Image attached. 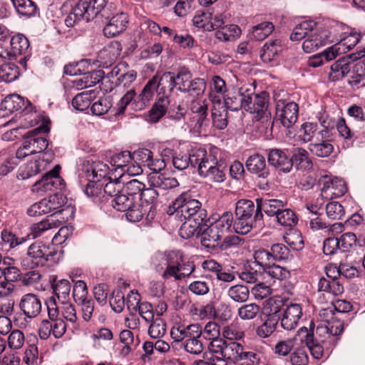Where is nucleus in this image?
I'll use <instances>...</instances> for the list:
<instances>
[{
	"label": "nucleus",
	"mask_w": 365,
	"mask_h": 365,
	"mask_svg": "<svg viewBox=\"0 0 365 365\" xmlns=\"http://www.w3.org/2000/svg\"><path fill=\"white\" fill-rule=\"evenodd\" d=\"M316 27V23L313 21H305L299 24L294 29L290 35L292 41H299L302 38H307Z\"/></svg>",
	"instance_id": "49530a36"
},
{
	"label": "nucleus",
	"mask_w": 365,
	"mask_h": 365,
	"mask_svg": "<svg viewBox=\"0 0 365 365\" xmlns=\"http://www.w3.org/2000/svg\"><path fill=\"white\" fill-rule=\"evenodd\" d=\"M255 220L249 217H239L235 216V220L232 222L234 231L240 235H246L250 232L252 228Z\"/></svg>",
	"instance_id": "69168bd1"
},
{
	"label": "nucleus",
	"mask_w": 365,
	"mask_h": 365,
	"mask_svg": "<svg viewBox=\"0 0 365 365\" xmlns=\"http://www.w3.org/2000/svg\"><path fill=\"white\" fill-rule=\"evenodd\" d=\"M111 206L118 211L126 212L125 217L130 222H139L143 217L150 222L155 217V205L135 202V200L126 195H120L112 199Z\"/></svg>",
	"instance_id": "7ed1b4c3"
},
{
	"label": "nucleus",
	"mask_w": 365,
	"mask_h": 365,
	"mask_svg": "<svg viewBox=\"0 0 365 365\" xmlns=\"http://www.w3.org/2000/svg\"><path fill=\"white\" fill-rule=\"evenodd\" d=\"M322 185V195L326 198H336L343 196L347 192V186L342 178L332 175H323L319 180Z\"/></svg>",
	"instance_id": "9d476101"
},
{
	"label": "nucleus",
	"mask_w": 365,
	"mask_h": 365,
	"mask_svg": "<svg viewBox=\"0 0 365 365\" xmlns=\"http://www.w3.org/2000/svg\"><path fill=\"white\" fill-rule=\"evenodd\" d=\"M19 308L26 318L34 319L41 311L42 304L40 299L34 294L23 295L19 302Z\"/></svg>",
	"instance_id": "4be33fe9"
},
{
	"label": "nucleus",
	"mask_w": 365,
	"mask_h": 365,
	"mask_svg": "<svg viewBox=\"0 0 365 365\" xmlns=\"http://www.w3.org/2000/svg\"><path fill=\"white\" fill-rule=\"evenodd\" d=\"M260 312V307L256 303H249L238 308L237 314L242 320H252Z\"/></svg>",
	"instance_id": "13d9d810"
},
{
	"label": "nucleus",
	"mask_w": 365,
	"mask_h": 365,
	"mask_svg": "<svg viewBox=\"0 0 365 365\" xmlns=\"http://www.w3.org/2000/svg\"><path fill=\"white\" fill-rule=\"evenodd\" d=\"M150 187H156L161 190L173 189L179 186L178 181L172 177H168L164 173L160 175H154L150 178Z\"/></svg>",
	"instance_id": "79ce46f5"
},
{
	"label": "nucleus",
	"mask_w": 365,
	"mask_h": 365,
	"mask_svg": "<svg viewBox=\"0 0 365 365\" xmlns=\"http://www.w3.org/2000/svg\"><path fill=\"white\" fill-rule=\"evenodd\" d=\"M245 348L237 341L227 342L223 340V344L219 346L212 353L220 354L221 357H216L217 365H226L227 363L235 364L240 361Z\"/></svg>",
	"instance_id": "1a4fd4ad"
},
{
	"label": "nucleus",
	"mask_w": 365,
	"mask_h": 365,
	"mask_svg": "<svg viewBox=\"0 0 365 365\" xmlns=\"http://www.w3.org/2000/svg\"><path fill=\"white\" fill-rule=\"evenodd\" d=\"M48 208L50 209L51 215L49 217L56 216L58 213L62 206H64V202L66 201V197L61 193H55L53 195H50L46 198Z\"/></svg>",
	"instance_id": "e2e57ef3"
},
{
	"label": "nucleus",
	"mask_w": 365,
	"mask_h": 365,
	"mask_svg": "<svg viewBox=\"0 0 365 365\" xmlns=\"http://www.w3.org/2000/svg\"><path fill=\"white\" fill-rule=\"evenodd\" d=\"M181 261V252L172 251L166 257V269L163 274L165 279L173 278L175 280L180 279V263Z\"/></svg>",
	"instance_id": "bb28decb"
},
{
	"label": "nucleus",
	"mask_w": 365,
	"mask_h": 365,
	"mask_svg": "<svg viewBox=\"0 0 365 365\" xmlns=\"http://www.w3.org/2000/svg\"><path fill=\"white\" fill-rule=\"evenodd\" d=\"M233 222L232 214L230 212H224L218 219H215L214 222H209L210 227L213 230L214 232L220 235V237L230 230Z\"/></svg>",
	"instance_id": "c9c22d12"
},
{
	"label": "nucleus",
	"mask_w": 365,
	"mask_h": 365,
	"mask_svg": "<svg viewBox=\"0 0 365 365\" xmlns=\"http://www.w3.org/2000/svg\"><path fill=\"white\" fill-rule=\"evenodd\" d=\"M48 161H27L19 168L17 178L21 180H26L38 174L43 163Z\"/></svg>",
	"instance_id": "a18cd8bd"
},
{
	"label": "nucleus",
	"mask_w": 365,
	"mask_h": 365,
	"mask_svg": "<svg viewBox=\"0 0 365 365\" xmlns=\"http://www.w3.org/2000/svg\"><path fill=\"white\" fill-rule=\"evenodd\" d=\"M299 137L304 142H312L326 139V132H320L316 123H304L299 129Z\"/></svg>",
	"instance_id": "cd10ccee"
},
{
	"label": "nucleus",
	"mask_w": 365,
	"mask_h": 365,
	"mask_svg": "<svg viewBox=\"0 0 365 365\" xmlns=\"http://www.w3.org/2000/svg\"><path fill=\"white\" fill-rule=\"evenodd\" d=\"M166 332V324L161 317L153 319L148 329V334L153 339H159L165 335Z\"/></svg>",
	"instance_id": "338daca9"
},
{
	"label": "nucleus",
	"mask_w": 365,
	"mask_h": 365,
	"mask_svg": "<svg viewBox=\"0 0 365 365\" xmlns=\"http://www.w3.org/2000/svg\"><path fill=\"white\" fill-rule=\"evenodd\" d=\"M241 34L240 28L235 24L227 25L215 32L217 39L224 41H233Z\"/></svg>",
	"instance_id": "8fccbe9b"
},
{
	"label": "nucleus",
	"mask_w": 365,
	"mask_h": 365,
	"mask_svg": "<svg viewBox=\"0 0 365 365\" xmlns=\"http://www.w3.org/2000/svg\"><path fill=\"white\" fill-rule=\"evenodd\" d=\"M170 104L169 97L167 96H158L156 102L152 106L149 111V120L152 123H156L165 115L168 106Z\"/></svg>",
	"instance_id": "2f4dec72"
},
{
	"label": "nucleus",
	"mask_w": 365,
	"mask_h": 365,
	"mask_svg": "<svg viewBox=\"0 0 365 365\" xmlns=\"http://www.w3.org/2000/svg\"><path fill=\"white\" fill-rule=\"evenodd\" d=\"M235 216L239 217H249L255 221L261 220L263 215L260 212L259 205H255L253 201L242 199L237 202L235 206Z\"/></svg>",
	"instance_id": "393cba45"
},
{
	"label": "nucleus",
	"mask_w": 365,
	"mask_h": 365,
	"mask_svg": "<svg viewBox=\"0 0 365 365\" xmlns=\"http://www.w3.org/2000/svg\"><path fill=\"white\" fill-rule=\"evenodd\" d=\"M270 252L274 262L277 261H286L291 256L289 249L282 243L273 244L271 246Z\"/></svg>",
	"instance_id": "0e129e2a"
},
{
	"label": "nucleus",
	"mask_w": 365,
	"mask_h": 365,
	"mask_svg": "<svg viewBox=\"0 0 365 365\" xmlns=\"http://www.w3.org/2000/svg\"><path fill=\"white\" fill-rule=\"evenodd\" d=\"M303 315L302 307L300 304L292 303L283 309L279 320L282 329L287 331L295 329L299 325Z\"/></svg>",
	"instance_id": "dca6fc26"
},
{
	"label": "nucleus",
	"mask_w": 365,
	"mask_h": 365,
	"mask_svg": "<svg viewBox=\"0 0 365 365\" xmlns=\"http://www.w3.org/2000/svg\"><path fill=\"white\" fill-rule=\"evenodd\" d=\"M279 317L274 313L268 314L262 324L256 329V335L261 339L269 337L277 329Z\"/></svg>",
	"instance_id": "72a5a7b5"
},
{
	"label": "nucleus",
	"mask_w": 365,
	"mask_h": 365,
	"mask_svg": "<svg viewBox=\"0 0 365 365\" xmlns=\"http://www.w3.org/2000/svg\"><path fill=\"white\" fill-rule=\"evenodd\" d=\"M254 259L255 262L262 267L264 272L274 262L271 252L264 249L255 250Z\"/></svg>",
	"instance_id": "6e6d98bb"
},
{
	"label": "nucleus",
	"mask_w": 365,
	"mask_h": 365,
	"mask_svg": "<svg viewBox=\"0 0 365 365\" xmlns=\"http://www.w3.org/2000/svg\"><path fill=\"white\" fill-rule=\"evenodd\" d=\"M66 331V324L65 322L59 318L53 320H42L39 329L38 334L41 339H47L51 335L54 338H61Z\"/></svg>",
	"instance_id": "a211bd4d"
},
{
	"label": "nucleus",
	"mask_w": 365,
	"mask_h": 365,
	"mask_svg": "<svg viewBox=\"0 0 365 365\" xmlns=\"http://www.w3.org/2000/svg\"><path fill=\"white\" fill-rule=\"evenodd\" d=\"M227 295L234 302L242 303L249 299L250 291L247 286L236 284L227 289Z\"/></svg>",
	"instance_id": "603ef678"
},
{
	"label": "nucleus",
	"mask_w": 365,
	"mask_h": 365,
	"mask_svg": "<svg viewBox=\"0 0 365 365\" xmlns=\"http://www.w3.org/2000/svg\"><path fill=\"white\" fill-rule=\"evenodd\" d=\"M10 46L12 48V55L22 56L19 60V63L26 69V62L31 56L30 43L28 38L21 34H18L12 36L10 39Z\"/></svg>",
	"instance_id": "6ab92c4d"
},
{
	"label": "nucleus",
	"mask_w": 365,
	"mask_h": 365,
	"mask_svg": "<svg viewBox=\"0 0 365 365\" xmlns=\"http://www.w3.org/2000/svg\"><path fill=\"white\" fill-rule=\"evenodd\" d=\"M61 168L59 165H56L40 180L36 181L33 185L32 191L43 194L47 192L63 189L65 184L59 175Z\"/></svg>",
	"instance_id": "6e6552de"
},
{
	"label": "nucleus",
	"mask_w": 365,
	"mask_h": 365,
	"mask_svg": "<svg viewBox=\"0 0 365 365\" xmlns=\"http://www.w3.org/2000/svg\"><path fill=\"white\" fill-rule=\"evenodd\" d=\"M53 294L61 303L70 302L71 285L67 279L53 280L51 284Z\"/></svg>",
	"instance_id": "4c0bfd02"
},
{
	"label": "nucleus",
	"mask_w": 365,
	"mask_h": 365,
	"mask_svg": "<svg viewBox=\"0 0 365 365\" xmlns=\"http://www.w3.org/2000/svg\"><path fill=\"white\" fill-rule=\"evenodd\" d=\"M193 113L195 114L192 118L196 121L192 130L195 133L200 134L202 130H205L208 125L207 118V106L204 103H197L192 107Z\"/></svg>",
	"instance_id": "f704fd0d"
},
{
	"label": "nucleus",
	"mask_w": 365,
	"mask_h": 365,
	"mask_svg": "<svg viewBox=\"0 0 365 365\" xmlns=\"http://www.w3.org/2000/svg\"><path fill=\"white\" fill-rule=\"evenodd\" d=\"M319 316L320 324L316 329V335L324 336L320 341L324 344H331L336 346L344 328L341 319L343 314L341 312H335L332 307H329L322 309Z\"/></svg>",
	"instance_id": "f03ea898"
},
{
	"label": "nucleus",
	"mask_w": 365,
	"mask_h": 365,
	"mask_svg": "<svg viewBox=\"0 0 365 365\" xmlns=\"http://www.w3.org/2000/svg\"><path fill=\"white\" fill-rule=\"evenodd\" d=\"M240 361V365H265L266 361L262 354L245 349Z\"/></svg>",
	"instance_id": "5fc2aeb1"
},
{
	"label": "nucleus",
	"mask_w": 365,
	"mask_h": 365,
	"mask_svg": "<svg viewBox=\"0 0 365 365\" xmlns=\"http://www.w3.org/2000/svg\"><path fill=\"white\" fill-rule=\"evenodd\" d=\"M267 100L266 93L252 94L247 93L245 110L257 114L256 118H261L267 111Z\"/></svg>",
	"instance_id": "412c9836"
},
{
	"label": "nucleus",
	"mask_w": 365,
	"mask_h": 365,
	"mask_svg": "<svg viewBox=\"0 0 365 365\" xmlns=\"http://www.w3.org/2000/svg\"><path fill=\"white\" fill-rule=\"evenodd\" d=\"M119 5L120 0H79L72 14L76 19L89 21L98 16L108 18Z\"/></svg>",
	"instance_id": "20e7f679"
},
{
	"label": "nucleus",
	"mask_w": 365,
	"mask_h": 365,
	"mask_svg": "<svg viewBox=\"0 0 365 365\" xmlns=\"http://www.w3.org/2000/svg\"><path fill=\"white\" fill-rule=\"evenodd\" d=\"M170 336L174 342H181L182 345L190 339L201 337L200 325L197 323L175 325L170 330Z\"/></svg>",
	"instance_id": "f3484780"
},
{
	"label": "nucleus",
	"mask_w": 365,
	"mask_h": 365,
	"mask_svg": "<svg viewBox=\"0 0 365 365\" xmlns=\"http://www.w3.org/2000/svg\"><path fill=\"white\" fill-rule=\"evenodd\" d=\"M282 51L281 41L276 39L267 41L262 47L260 53L262 60L265 63L272 61Z\"/></svg>",
	"instance_id": "c03bdc74"
},
{
	"label": "nucleus",
	"mask_w": 365,
	"mask_h": 365,
	"mask_svg": "<svg viewBox=\"0 0 365 365\" xmlns=\"http://www.w3.org/2000/svg\"><path fill=\"white\" fill-rule=\"evenodd\" d=\"M56 255L52 245L37 241L29 245L26 255L20 259V264L25 269L43 267L47 263L52 264L56 262Z\"/></svg>",
	"instance_id": "39448f33"
},
{
	"label": "nucleus",
	"mask_w": 365,
	"mask_h": 365,
	"mask_svg": "<svg viewBox=\"0 0 365 365\" xmlns=\"http://www.w3.org/2000/svg\"><path fill=\"white\" fill-rule=\"evenodd\" d=\"M104 76L105 73L103 70H94L83 73L81 78L74 81V83L78 89L92 87L102 81Z\"/></svg>",
	"instance_id": "473e14b6"
},
{
	"label": "nucleus",
	"mask_w": 365,
	"mask_h": 365,
	"mask_svg": "<svg viewBox=\"0 0 365 365\" xmlns=\"http://www.w3.org/2000/svg\"><path fill=\"white\" fill-rule=\"evenodd\" d=\"M273 279L279 281L286 280L290 277V272L286 267L276 264L273 262L264 272Z\"/></svg>",
	"instance_id": "052dcab7"
},
{
	"label": "nucleus",
	"mask_w": 365,
	"mask_h": 365,
	"mask_svg": "<svg viewBox=\"0 0 365 365\" xmlns=\"http://www.w3.org/2000/svg\"><path fill=\"white\" fill-rule=\"evenodd\" d=\"M192 78L191 73L186 68H181L175 75V87L182 92L187 91L189 81Z\"/></svg>",
	"instance_id": "774afa93"
},
{
	"label": "nucleus",
	"mask_w": 365,
	"mask_h": 365,
	"mask_svg": "<svg viewBox=\"0 0 365 365\" xmlns=\"http://www.w3.org/2000/svg\"><path fill=\"white\" fill-rule=\"evenodd\" d=\"M299 107L294 102L279 100L276 103V119L287 128H292L297 121Z\"/></svg>",
	"instance_id": "9b49d317"
},
{
	"label": "nucleus",
	"mask_w": 365,
	"mask_h": 365,
	"mask_svg": "<svg viewBox=\"0 0 365 365\" xmlns=\"http://www.w3.org/2000/svg\"><path fill=\"white\" fill-rule=\"evenodd\" d=\"M58 227L57 220L53 216L48 217L46 220L34 224L31 227V234L34 238L41 236L46 231Z\"/></svg>",
	"instance_id": "3c124183"
},
{
	"label": "nucleus",
	"mask_w": 365,
	"mask_h": 365,
	"mask_svg": "<svg viewBox=\"0 0 365 365\" xmlns=\"http://www.w3.org/2000/svg\"><path fill=\"white\" fill-rule=\"evenodd\" d=\"M29 106H31V103L18 94L6 96L2 103V106L10 112L27 109Z\"/></svg>",
	"instance_id": "ea45409f"
},
{
	"label": "nucleus",
	"mask_w": 365,
	"mask_h": 365,
	"mask_svg": "<svg viewBox=\"0 0 365 365\" xmlns=\"http://www.w3.org/2000/svg\"><path fill=\"white\" fill-rule=\"evenodd\" d=\"M365 56V51H361L358 53L339 58L330 66L329 79L330 81H336L344 78L350 71V59L355 61Z\"/></svg>",
	"instance_id": "2eb2a0df"
},
{
	"label": "nucleus",
	"mask_w": 365,
	"mask_h": 365,
	"mask_svg": "<svg viewBox=\"0 0 365 365\" xmlns=\"http://www.w3.org/2000/svg\"><path fill=\"white\" fill-rule=\"evenodd\" d=\"M336 29L333 27H315L303 41L302 48L306 53H312L327 43L338 41Z\"/></svg>",
	"instance_id": "0eeeda50"
},
{
	"label": "nucleus",
	"mask_w": 365,
	"mask_h": 365,
	"mask_svg": "<svg viewBox=\"0 0 365 365\" xmlns=\"http://www.w3.org/2000/svg\"><path fill=\"white\" fill-rule=\"evenodd\" d=\"M109 166L103 161H83L78 170L79 185L85 195L95 203L103 202V182Z\"/></svg>",
	"instance_id": "f257e3e1"
},
{
	"label": "nucleus",
	"mask_w": 365,
	"mask_h": 365,
	"mask_svg": "<svg viewBox=\"0 0 365 365\" xmlns=\"http://www.w3.org/2000/svg\"><path fill=\"white\" fill-rule=\"evenodd\" d=\"M115 12H113L108 18H104L107 23L103 29V34L108 38L115 37L123 31L128 25V16L115 7Z\"/></svg>",
	"instance_id": "ddd939ff"
},
{
	"label": "nucleus",
	"mask_w": 365,
	"mask_h": 365,
	"mask_svg": "<svg viewBox=\"0 0 365 365\" xmlns=\"http://www.w3.org/2000/svg\"><path fill=\"white\" fill-rule=\"evenodd\" d=\"M37 129L28 132L26 139L24 141L23 146L16 151V158H24L29 155L40 153L48 146L47 140L42 137H34Z\"/></svg>",
	"instance_id": "4468645a"
},
{
	"label": "nucleus",
	"mask_w": 365,
	"mask_h": 365,
	"mask_svg": "<svg viewBox=\"0 0 365 365\" xmlns=\"http://www.w3.org/2000/svg\"><path fill=\"white\" fill-rule=\"evenodd\" d=\"M203 226H206V227L204 229L201 227V232L198 235L201 245L208 250H215L219 245L221 237L219 234L214 232L206 220L204 222Z\"/></svg>",
	"instance_id": "c756f323"
},
{
	"label": "nucleus",
	"mask_w": 365,
	"mask_h": 365,
	"mask_svg": "<svg viewBox=\"0 0 365 365\" xmlns=\"http://www.w3.org/2000/svg\"><path fill=\"white\" fill-rule=\"evenodd\" d=\"M19 76V71L17 66L9 63L0 66V79L9 83L15 81Z\"/></svg>",
	"instance_id": "864d4df0"
},
{
	"label": "nucleus",
	"mask_w": 365,
	"mask_h": 365,
	"mask_svg": "<svg viewBox=\"0 0 365 365\" xmlns=\"http://www.w3.org/2000/svg\"><path fill=\"white\" fill-rule=\"evenodd\" d=\"M16 11L22 16H31L36 10V6L31 0H11Z\"/></svg>",
	"instance_id": "4d7b16f0"
},
{
	"label": "nucleus",
	"mask_w": 365,
	"mask_h": 365,
	"mask_svg": "<svg viewBox=\"0 0 365 365\" xmlns=\"http://www.w3.org/2000/svg\"><path fill=\"white\" fill-rule=\"evenodd\" d=\"M130 158V160H151L153 158V153L145 148L138 149V150L131 153L128 150L121 151L115 154V155L110 156L111 160L117 158L120 160L121 158Z\"/></svg>",
	"instance_id": "09e8293b"
},
{
	"label": "nucleus",
	"mask_w": 365,
	"mask_h": 365,
	"mask_svg": "<svg viewBox=\"0 0 365 365\" xmlns=\"http://www.w3.org/2000/svg\"><path fill=\"white\" fill-rule=\"evenodd\" d=\"M277 222L284 227H292L297 225L298 218L294 211L289 208H284L276 216Z\"/></svg>",
	"instance_id": "bf43d9fd"
},
{
	"label": "nucleus",
	"mask_w": 365,
	"mask_h": 365,
	"mask_svg": "<svg viewBox=\"0 0 365 365\" xmlns=\"http://www.w3.org/2000/svg\"><path fill=\"white\" fill-rule=\"evenodd\" d=\"M200 331L202 332L201 336L209 341L207 348L210 352L223 344L224 339L220 337V327L216 322H209L203 329L200 326Z\"/></svg>",
	"instance_id": "5701e85b"
},
{
	"label": "nucleus",
	"mask_w": 365,
	"mask_h": 365,
	"mask_svg": "<svg viewBox=\"0 0 365 365\" xmlns=\"http://www.w3.org/2000/svg\"><path fill=\"white\" fill-rule=\"evenodd\" d=\"M213 125L219 130L225 129L227 125V110L220 100L214 103L212 110Z\"/></svg>",
	"instance_id": "e433bc0d"
},
{
	"label": "nucleus",
	"mask_w": 365,
	"mask_h": 365,
	"mask_svg": "<svg viewBox=\"0 0 365 365\" xmlns=\"http://www.w3.org/2000/svg\"><path fill=\"white\" fill-rule=\"evenodd\" d=\"M198 174L214 182H222L225 180L224 168L215 164L214 161H200L197 168Z\"/></svg>",
	"instance_id": "b1692460"
},
{
	"label": "nucleus",
	"mask_w": 365,
	"mask_h": 365,
	"mask_svg": "<svg viewBox=\"0 0 365 365\" xmlns=\"http://www.w3.org/2000/svg\"><path fill=\"white\" fill-rule=\"evenodd\" d=\"M26 240V237H18L11 232L7 230H4L1 233V249L2 250L9 251L16 246L24 243Z\"/></svg>",
	"instance_id": "37998d69"
},
{
	"label": "nucleus",
	"mask_w": 365,
	"mask_h": 365,
	"mask_svg": "<svg viewBox=\"0 0 365 365\" xmlns=\"http://www.w3.org/2000/svg\"><path fill=\"white\" fill-rule=\"evenodd\" d=\"M101 182H103V192L104 202H108L111 205L112 199L121 194L120 193L121 183L112 180H108L107 181L102 180Z\"/></svg>",
	"instance_id": "de8ad7c7"
},
{
	"label": "nucleus",
	"mask_w": 365,
	"mask_h": 365,
	"mask_svg": "<svg viewBox=\"0 0 365 365\" xmlns=\"http://www.w3.org/2000/svg\"><path fill=\"white\" fill-rule=\"evenodd\" d=\"M173 206L185 220L196 222L197 224H203L206 220L207 211L202 208L199 200L192 198L189 192H182L175 200Z\"/></svg>",
	"instance_id": "423d86ee"
},
{
	"label": "nucleus",
	"mask_w": 365,
	"mask_h": 365,
	"mask_svg": "<svg viewBox=\"0 0 365 365\" xmlns=\"http://www.w3.org/2000/svg\"><path fill=\"white\" fill-rule=\"evenodd\" d=\"M274 26L270 21H263L252 27L249 32L250 38L262 41L274 31Z\"/></svg>",
	"instance_id": "a19ab883"
},
{
	"label": "nucleus",
	"mask_w": 365,
	"mask_h": 365,
	"mask_svg": "<svg viewBox=\"0 0 365 365\" xmlns=\"http://www.w3.org/2000/svg\"><path fill=\"white\" fill-rule=\"evenodd\" d=\"M175 73L172 72L164 73L159 79L156 76L158 96H168L175 87Z\"/></svg>",
	"instance_id": "58836bf2"
},
{
	"label": "nucleus",
	"mask_w": 365,
	"mask_h": 365,
	"mask_svg": "<svg viewBox=\"0 0 365 365\" xmlns=\"http://www.w3.org/2000/svg\"><path fill=\"white\" fill-rule=\"evenodd\" d=\"M318 292L330 299L344 292V286L340 279H329L321 277L318 282Z\"/></svg>",
	"instance_id": "a878e982"
},
{
	"label": "nucleus",
	"mask_w": 365,
	"mask_h": 365,
	"mask_svg": "<svg viewBox=\"0 0 365 365\" xmlns=\"http://www.w3.org/2000/svg\"><path fill=\"white\" fill-rule=\"evenodd\" d=\"M327 139L316 141L310 144V150L320 158L327 157L333 151V145Z\"/></svg>",
	"instance_id": "680f3d73"
},
{
	"label": "nucleus",
	"mask_w": 365,
	"mask_h": 365,
	"mask_svg": "<svg viewBox=\"0 0 365 365\" xmlns=\"http://www.w3.org/2000/svg\"><path fill=\"white\" fill-rule=\"evenodd\" d=\"M260 212L263 210L269 217L277 216L286 205V202L278 200L264 197L257 199Z\"/></svg>",
	"instance_id": "7c9ffc66"
},
{
	"label": "nucleus",
	"mask_w": 365,
	"mask_h": 365,
	"mask_svg": "<svg viewBox=\"0 0 365 365\" xmlns=\"http://www.w3.org/2000/svg\"><path fill=\"white\" fill-rule=\"evenodd\" d=\"M156 83V76H155L147 82L140 93L134 99L131 104L133 110H142L150 103L155 91H158Z\"/></svg>",
	"instance_id": "aec40b11"
},
{
	"label": "nucleus",
	"mask_w": 365,
	"mask_h": 365,
	"mask_svg": "<svg viewBox=\"0 0 365 365\" xmlns=\"http://www.w3.org/2000/svg\"><path fill=\"white\" fill-rule=\"evenodd\" d=\"M247 91L241 88L237 91L229 93L225 98V108L232 111L245 109L247 98Z\"/></svg>",
	"instance_id": "c85d7f7f"
},
{
	"label": "nucleus",
	"mask_w": 365,
	"mask_h": 365,
	"mask_svg": "<svg viewBox=\"0 0 365 365\" xmlns=\"http://www.w3.org/2000/svg\"><path fill=\"white\" fill-rule=\"evenodd\" d=\"M313 322H311L310 330L307 327H302L298 331V334L301 336V341H304L307 348L309 349L311 354L314 359H319L324 355V346L327 349L334 347L331 344H324L320 341V339H324V336H319V339H317L314 338L313 333Z\"/></svg>",
	"instance_id": "f8f14e48"
}]
</instances>
